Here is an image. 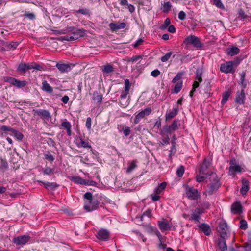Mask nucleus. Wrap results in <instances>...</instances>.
I'll return each instance as SVG.
<instances>
[{"instance_id":"f257e3e1","label":"nucleus","mask_w":251,"mask_h":251,"mask_svg":"<svg viewBox=\"0 0 251 251\" xmlns=\"http://www.w3.org/2000/svg\"><path fill=\"white\" fill-rule=\"evenodd\" d=\"M211 182L207 186L206 192L208 195H212L214 191H216L220 186L221 184L217 175L214 173H211L210 178Z\"/></svg>"},{"instance_id":"f03ea898","label":"nucleus","mask_w":251,"mask_h":251,"mask_svg":"<svg viewBox=\"0 0 251 251\" xmlns=\"http://www.w3.org/2000/svg\"><path fill=\"white\" fill-rule=\"evenodd\" d=\"M85 32L83 29H76L72 32L70 34L66 35L62 37L63 40L70 41L76 40L79 37L83 36Z\"/></svg>"},{"instance_id":"7ed1b4c3","label":"nucleus","mask_w":251,"mask_h":251,"mask_svg":"<svg viewBox=\"0 0 251 251\" xmlns=\"http://www.w3.org/2000/svg\"><path fill=\"white\" fill-rule=\"evenodd\" d=\"M3 80L4 82H8L18 88H23L27 84V82L26 81H20L15 78L8 76L4 77Z\"/></svg>"},{"instance_id":"20e7f679","label":"nucleus","mask_w":251,"mask_h":251,"mask_svg":"<svg viewBox=\"0 0 251 251\" xmlns=\"http://www.w3.org/2000/svg\"><path fill=\"white\" fill-rule=\"evenodd\" d=\"M184 43L186 45H192L198 49L202 47L199 38L193 35L187 37L184 41Z\"/></svg>"},{"instance_id":"39448f33","label":"nucleus","mask_w":251,"mask_h":251,"mask_svg":"<svg viewBox=\"0 0 251 251\" xmlns=\"http://www.w3.org/2000/svg\"><path fill=\"white\" fill-rule=\"evenodd\" d=\"M84 198L88 200L85 202L84 205V208L87 211L90 212L96 209V206L92 203L93 197L91 193L86 192L84 195Z\"/></svg>"},{"instance_id":"423d86ee","label":"nucleus","mask_w":251,"mask_h":251,"mask_svg":"<svg viewBox=\"0 0 251 251\" xmlns=\"http://www.w3.org/2000/svg\"><path fill=\"white\" fill-rule=\"evenodd\" d=\"M30 239V237L27 235H24L15 237L13 239V242L17 246H23L27 243Z\"/></svg>"},{"instance_id":"0eeeda50","label":"nucleus","mask_w":251,"mask_h":251,"mask_svg":"<svg viewBox=\"0 0 251 251\" xmlns=\"http://www.w3.org/2000/svg\"><path fill=\"white\" fill-rule=\"evenodd\" d=\"M234 61H228L226 63L222 64L220 66V70L225 73H233L234 69H233Z\"/></svg>"},{"instance_id":"6e6552de","label":"nucleus","mask_w":251,"mask_h":251,"mask_svg":"<svg viewBox=\"0 0 251 251\" xmlns=\"http://www.w3.org/2000/svg\"><path fill=\"white\" fill-rule=\"evenodd\" d=\"M185 193L186 197L191 200H196L199 196L198 190L192 187H186Z\"/></svg>"},{"instance_id":"1a4fd4ad","label":"nucleus","mask_w":251,"mask_h":251,"mask_svg":"<svg viewBox=\"0 0 251 251\" xmlns=\"http://www.w3.org/2000/svg\"><path fill=\"white\" fill-rule=\"evenodd\" d=\"M34 116L37 115L43 120H49L51 117L50 113L49 111L44 109L33 110Z\"/></svg>"},{"instance_id":"9d476101","label":"nucleus","mask_w":251,"mask_h":251,"mask_svg":"<svg viewBox=\"0 0 251 251\" xmlns=\"http://www.w3.org/2000/svg\"><path fill=\"white\" fill-rule=\"evenodd\" d=\"M151 107H147L144 110H142L136 115L134 120V123L136 124L138 123L141 119L143 118L145 116L149 115L151 113Z\"/></svg>"},{"instance_id":"9b49d317","label":"nucleus","mask_w":251,"mask_h":251,"mask_svg":"<svg viewBox=\"0 0 251 251\" xmlns=\"http://www.w3.org/2000/svg\"><path fill=\"white\" fill-rule=\"evenodd\" d=\"M73 179L75 183L84 185L95 186L96 184V182L94 181L86 180L79 176L74 177Z\"/></svg>"},{"instance_id":"f8f14e48","label":"nucleus","mask_w":251,"mask_h":251,"mask_svg":"<svg viewBox=\"0 0 251 251\" xmlns=\"http://www.w3.org/2000/svg\"><path fill=\"white\" fill-rule=\"evenodd\" d=\"M218 231L220 233L221 237L222 238H225L228 231V226L227 224L224 222L220 223Z\"/></svg>"},{"instance_id":"ddd939ff","label":"nucleus","mask_w":251,"mask_h":251,"mask_svg":"<svg viewBox=\"0 0 251 251\" xmlns=\"http://www.w3.org/2000/svg\"><path fill=\"white\" fill-rule=\"evenodd\" d=\"M109 232L108 230L101 229L97 232V237L98 239L106 241L109 239Z\"/></svg>"},{"instance_id":"4468645a","label":"nucleus","mask_w":251,"mask_h":251,"mask_svg":"<svg viewBox=\"0 0 251 251\" xmlns=\"http://www.w3.org/2000/svg\"><path fill=\"white\" fill-rule=\"evenodd\" d=\"M245 95L243 89H241L240 92H237L235 99V102L240 104H243L245 103Z\"/></svg>"},{"instance_id":"2eb2a0df","label":"nucleus","mask_w":251,"mask_h":251,"mask_svg":"<svg viewBox=\"0 0 251 251\" xmlns=\"http://www.w3.org/2000/svg\"><path fill=\"white\" fill-rule=\"evenodd\" d=\"M130 87V84L129 80L126 79L125 80L124 90L122 92L120 98L123 99V98H126L127 95L129 93Z\"/></svg>"},{"instance_id":"dca6fc26","label":"nucleus","mask_w":251,"mask_h":251,"mask_svg":"<svg viewBox=\"0 0 251 251\" xmlns=\"http://www.w3.org/2000/svg\"><path fill=\"white\" fill-rule=\"evenodd\" d=\"M56 67L62 73L68 72L71 70V65L68 64L57 63Z\"/></svg>"},{"instance_id":"f3484780","label":"nucleus","mask_w":251,"mask_h":251,"mask_svg":"<svg viewBox=\"0 0 251 251\" xmlns=\"http://www.w3.org/2000/svg\"><path fill=\"white\" fill-rule=\"evenodd\" d=\"M158 224L160 229L162 231L169 230L171 227V224L168 221L164 220L162 221H158Z\"/></svg>"},{"instance_id":"a211bd4d","label":"nucleus","mask_w":251,"mask_h":251,"mask_svg":"<svg viewBox=\"0 0 251 251\" xmlns=\"http://www.w3.org/2000/svg\"><path fill=\"white\" fill-rule=\"evenodd\" d=\"M109 26L112 31H116L119 29L125 28L126 26V24L124 22L120 24L111 23L109 24Z\"/></svg>"},{"instance_id":"6ab92c4d","label":"nucleus","mask_w":251,"mask_h":251,"mask_svg":"<svg viewBox=\"0 0 251 251\" xmlns=\"http://www.w3.org/2000/svg\"><path fill=\"white\" fill-rule=\"evenodd\" d=\"M229 171L236 173H239L242 171V168L240 166L236 164L235 160H232L230 161Z\"/></svg>"},{"instance_id":"aec40b11","label":"nucleus","mask_w":251,"mask_h":251,"mask_svg":"<svg viewBox=\"0 0 251 251\" xmlns=\"http://www.w3.org/2000/svg\"><path fill=\"white\" fill-rule=\"evenodd\" d=\"M202 211L200 209L196 208L194 210L192 211L190 220L195 222H199L200 219V215Z\"/></svg>"},{"instance_id":"412c9836","label":"nucleus","mask_w":251,"mask_h":251,"mask_svg":"<svg viewBox=\"0 0 251 251\" xmlns=\"http://www.w3.org/2000/svg\"><path fill=\"white\" fill-rule=\"evenodd\" d=\"M231 210L233 214H240L242 212V206L240 202L234 203L231 207Z\"/></svg>"},{"instance_id":"4be33fe9","label":"nucleus","mask_w":251,"mask_h":251,"mask_svg":"<svg viewBox=\"0 0 251 251\" xmlns=\"http://www.w3.org/2000/svg\"><path fill=\"white\" fill-rule=\"evenodd\" d=\"M210 162L207 159L205 158L203 160L202 165L200 169V174H206V170L209 166Z\"/></svg>"},{"instance_id":"5701e85b","label":"nucleus","mask_w":251,"mask_h":251,"mask_svg":"<svg viewBox=\"0 0 251 251\" xmlns=\"http://www.w3.org/2000/svg\"><path fill=\"white\" fill-rule=\"evenodd\" d=\"M249 181L245 179H242V186L240 189V193L242 195H244L249 190Z\"/></svg>"},{"instance_id":"b1692460","label":"nucleus","mask_w":251,"mask_h":251,"mask_svg":"<svg viewBox=\"0 0 251 251\" xmlns=\"http://www.w3.org/2000/svg\"><path fill=\"white\" fill-rule=\"evenodd\" d=\"M199 228L206 235H209L211 233V230L209 225L205 224H201L199 225Z\"/></svg>"},{"instance_id":"393cba45","label":"nucleus","mask_w":251,"mask_h":251,"mask_svg":"<svg viewBox=\"0 0 251 251\" xmlns=\"http://www.w3.org/2000/svg\"><path fill=\"white\" fill-rule=\"evenodd\" d=\"M239 52V49L236 47H232L231 48H229L226 50L227 54L230 56L236 55L238 54Z\"/></svg>"},{"instance_id":"a878e982","label":"nucleus","mask_w":251,"mask_h":251,"mask_svg":"<svg viewBox=\"0 0 251 251\" xmlns=\"http://www.w3.org/2000/svg\"><path fill=\"white\" fill-rule=\"evenodd\" d=\"M76 143L78 147H82L85 148H91V146L89 145V143L87 141L83 140L81 138L76 139Z\"/></svg>"},{"instance_id":"bb28decb","label":"nucleus","mask_w":251,"mask_h":251,"mask_svg":"<svg viewBox=\"0 0 251 251\" xmlns=\"http://www.w3.org/2000/svg\"><path fill=\"white\" fill-rule=\"evenodd\" d=\"M44 185V187L50 190H54L56 188L58 187V185L55 182H42L40 181Z\"/></svg>"},{"instance_id":"cd10ccee","label":"nucleus","mask_w":251,"mask_h":251,"mask_svg":"<svg viewBox=\"0 0 251 251\" xmlns=\"http://www.w3.org/2000/svg\"><path fill=\"white\" fill-rule=\"evenodd\" d=\"M33 68V67L28 64H26L25 63H21L18 66L17 69L19 72L24 73L26 70H29Z\"/></svg>"},{"instance_id":"c85d7f7f","label":"nucleus","mask_w":251,"mask_h":251,"mask_svg":"<svg viewBox=\"0 0 251 251\" xmlns=\"http://www.w3.org/2000/svg\"><path fill=\"white\" fill-rule=\"evenodd\" d=\"M42 89L47 93H51L53 92V88L51 87L50 84L47 82V81L44 80L42 82Z\"/></svg>"},{"instance_id":"c756f323","label":"nucleus","mask_w":251,"mask_h":251,"mask_svg":"<svg viewBox=\"0 0 251 251\" xmlns=\"http://www.w3.org/2000/svg\"><path fill=\"white\" fill-rule=\"evenodd\" d=\"M102 100V96L99 94L97 91L94 92L93 94V100L98 104H100Z\"/></svg>"},{"instance_id":"7c9ffc66","label":"nucleus","mask_w":251,"mask_h":251,"mask_svg":"<svg viewBox=\"0 0 251 251\" xmlns=\"http://www.w3.org/2000/svg\"><path fill=\"white\" fill-rule=\"evenodd\" d=\"M61 126L63 128L67 130L68 135L71 136L72 126L70 123L67 121H66L62 123Z\"/></svg>"},{"instance_id":"2f4dec72","label":"nucleus","mask_w":251,"mask_h":251,"mask_svg":"<svg viewBox=\"0 0 251 251\" xmlns=\"http://www.w3.org/2000/svg\"><path fill=\"white\" fill-rule=\"evenodd\" d=\"M166 185L167 183L165 182L160 183L159 185L154 189V193L157 195H160L165 189Z\"/></svg>"},{"instance_id":"473e14b6","label":"nucleus","mask_w":251,"mask_h":251,"mask_svg":"<svg viewBox=\"0 0 251 251\" xmlns=\"http://www.w3.org/2000/svg\"><path fill=\"white\" fill-rule=\"evenodd\" d=\"M178 112V108H175L166 114V119H171L176 116Z\"/></svg>"},{"instance_id":"72a5a7b5","label":"nucleus","mask_w":251,"mask_h":251,"mask_svg":"<svg viewBox=\"0 0 251 251\" xmlns=\"http://www.w3.org/2000/svg\"><path fill=\"white\" fill-rule=\"evenodd\" d=\"M240 84H241L242 87V89H243L244 90V89L246 88L247 85V82L245 81V73L244 72H242L240 74Z\"/></svg>"},{"instance_id":"f704fd0d","label":"nucleus","mask_w":251,"mask_h":251,"mask_svg":"<svg viewBox=\"0 0 251 251\" xmlns=\"http://www.w3.org/2000/svg\"><path fill=\"white\" fill-rule=\"evenodd\" d=\"M218 245L221 251H227V245L226 241L225 240V238H222V239L219 240Z\"/></svg>"},{"instance_id":"c9c22d12","label":"nucleus","mask_w":251,"mask_h":251,"mask_svg":"<svg viewBox=\"0 0 251 251\" xmlns=\"http://www.w3.org/2000/svg\"><path fill=\"white\" fill-rule=\"evenodd\" d=\"M18 45L19 43L17 42H6L5 46L9 50H14Z\"/></svg>"},{"instance_id":"e433bc0d","label":"nucleus","mask_w":251,"mask_h":251,"mask_svg":"<svg viewBox=\"0 0 251 251\" xmlns=\"http://www.w3.org/2000/svg\"><path fill=\"white\" fill-rule=\"evenodd\" d=\"M10 135L14 136L18 140H22L24 137V135L21 132L15 129H14V131Z\"/></svg>"},{"instance_id":"4c0bfd02","label":"nucleus","mask_w":251,"mask_h":251,"mask_svg":"<svg viewBox=\"0 0 251 251\" xmlns=\"http://www.w3.org/2000/svg\"><path fill=\"white\" fill-rule=\"evenodd\" d=\"M230 92L228 90L226 91L224 93H223L221 101V104L222 105L225 104L226 102L230 95Z\"/></svg>"},{"instance_id":"58836bf2","label":"nucleus","mask_w":251,"mask_h":251,"mask_svg":"<svg viewBox=\"0 0 251 251\" xmlns=\"http://www.w3.org/2000/svg\"><path fill=\"white\" fill-rule=\"evenodd\" d=\"M0 130L3 132L2 133V134L3 135L7 134V132H10L11 133H12L13 131H14V128H12L9 126H6L3 125L0 128Z\"/></svg>"},{"instance_id":"ea45409f","label":"nucleus","mask_w":251,"mask_h":251,"mask_svg":"<svg viewBox=\"0 0 251 251\" xmlns=\"http://www.w3.org/2000/svg\"><path fill=\"white\" fill-rule=\"evenodd\" d=\"M162 5V10L164 12H168L172 7L171 3L169 1L164 2Z\"/></svg>"},{"instance_id":"a19ab883","label":"nucleus","mask_w":251,"mask_h":251,"mask_svg":"<svg viewBox=\"0 0 251 251\" xmlns=\"http://www.w3.org/2000/svg\"><path fill=\"white\" fill-rule=\"evenodd\" d=\"M8 166V163L6 160L2 158L0 159V170L5 171Z\"/></svg>"},{"instance_id":"79ce46f5","label":"nucleus","mask_w":251,"mask_h":251,"mask_svg":"<svg viewBox=\"0 0 251 251\" xmlns=\"http://www.w3.org/2000/svg\"><path fill=\"white\" fill-rule=\"evenodd\" d=\"M206 174H200V171H199V175H197L196 177L197 181L198 182H203L206 177Z\"/></svg>"},{"instance_id":"37998d69","label":"nucleus","mask_w":251,"mask_h":251,"mask_svg":"<svg viewBox=\"0 0 251 251\" xmlns=\"http://www.w3.org/2000/svg\"><path fill=\"white\" fill-rule=\"evenodd\" d=\"M119 103L122 107L125 108L128 105L129 102L127 98H123V99L120 98Z\"/></svg>"},{"instance_id":"c03bdc74","label":"nucleus","mask_w":251,"mask_h":251,"mask_svg":"<svg viewBox=\"0 0 251 251\" xmlns=\"http://www.w3.org/2000/svg\"><path fill=\"white\" fill-rule=\"evenodd\" d=\"M176 84L174 89V92L175 93H178L179 92L182 87V81H179L176 83Z\"/></svg>"},{"instance_id":"a18cd8bd","label":"nucleus","mask_w":251,"mask_h":251,"mask_svg":"<svg viewBox=\"0 0 251 251\" xmlns=\"http://www.w3.org/2000/svg\"><path fill=\"white\" fill-rule=\"evenodd\" d=\"M183 75V72L178 73L173 78L172 80V83H176L179 81H182L181 78Z\"/></svg>"},{"instance_id":"49530a36","label":"nucleus","mask_w":251,"mask_h":251,"mask_svg":"<svg viewBox=\"0 0 251 251\" xmlns=\"http://www.w3.org/2000/svg\"><path fill=\"white\" fill-rule=\"evenodd\" d=\"M178 128V121L176 120H174L170 126L169 127V130L170 131L171 130H175Z\"/></svg>"},{"instance_id":"de8ad7c7","label":"nucleus","mask_w":251,"mask_h":251,"mask_svg":"<svg viewBox=\"0 0 251 251\" xmlns=\"http://www.w3.org/2000/svg\"><path fill=\"white\" fill-rule=\"evenodd\" d=\"M103 72L109 74L114 71L113 67L110 65H105L102 69Z\"/></svg>"},{"instance_id":"09e8293b","label":"nucleus","mask_w":251,"mask_h":251,"mask_svg":"<svg viewBox=\"0 0 251 251\" xmlns=\"http://www.w3.org/2000/svg\"><path fill=\"white\" fill-rule=\"evenodd\" d=\"M214 0L213 4L215 6H216L218 8L221 9H224L225 8V7L221 0Z\"/></svg>"},{"instance_id":"8fccbe9b","label":"nucleus","mask_w":251,"mask_h":251,"mask_svg":"<svg viewBox=\"0 0 251 251\" xmlns=\"http://www.w3.org/2000/svg\"><path fill=\"white\" fill-rule=\"evenodd\" d=\"M184 172V168L183 166H180L176 171V174L178 177H181Z\"/></svg>"},{"instance_id":"3c124183","label":"nucleus","mask_w":251,"mask_h":251,"mask_svg":"<svg viewBox=\"0 0 251 251\" xmlns=\"http://www.w3.org/2000/svg\"><path fill=\"white\" fill-rule=\"evenodd\" d=\"M151 215H152L151 210V209H148L143 213V214L141 217V220H143V219L144 217H145V216H147L149 218H150L151 216Z\"/></svg>"},{"instance_id":"603ef678","label":"nucleus","mask_w":251,"mask_h":251,"mask_svg":"<svg viewBox=\"0 0 251 251\" xmlns=\"http://www.w3.org/2000/svg\"><path fill=\"white\" fill-rule=\"evenodd\" d=\"M171 21L169 18H166L163 24L161 25V28L162 29H166L168 26H170Z\"/></svg>"},{"instance_id":"864d4df0","label":"nucleus","mask_w":251,"mask_h":251,"mask_svg":"<svg viewBox=\"0 0 251 251\" xmlns=\"http://www.w3.org/2000/svg\"><path fill=\"white\" fill-rule=\"evenodd\" d=\"M201 74L202 72L201 70L198 69L196 72V79L199 81V82L202 81V78H201Z\"/></svg>"},{"instance_id":"5fc2aeb1","label":"nucleus","mask_w":251,"mask_h":251,"mask_svg":"<svg viewBox=\"0 0 251 251\" xmlns=\"http://www.w3.org/2000/svg\"><path fill=\"white\" fill-rule=\"evenodd\" d=\"M247 223L244 220H242L240 222V227L242 229L245 230L247 228Z\"/></svg>"},{"instance_id":"6e6d98bb","label":"nucleus","mask_w":251,"mask_h":251,"mask_svg":"<svg viewBox=\"0 0 251 251\" xmlns=\"http://www.w3.org/2000/svg\"><path fill=\"white\" fill-rule=\"evenodd\" d=\"M76 13H80L83 15H90V11L88 9L85 8V9H80L76 11Z\"/></svg>"},{"instance_id":"4d7b16f0","label":"nucleus","mask_w":251,"mask_h":251,"mask_svg":"<svg viewBox=\"0 0 251 251\" xmlns=\"http://www.w3.org/2000/svg\"><path fill=\"white\" fill-rule=\"evenodd\" d=\"M172 52H171L167 53L165 55L161 58V60L163 62H166L170 58Z\"/></svg>"},{"instance_id":"13d9d810","label":"nucleus","mask_w":251,"mask_h":251,"mask_svg":"<svg viewBox=\"0 0 251 251\" xmlns=\"http://www.w3.org/2000/svg\"><path fill=\"white\" fill-rule=\"evenodd\" d=\"M136 167V165L135 164V162L134 161H132L131 162L127 169V172H130L132 171L134 169H135Z\"/></svg>"},{"instance_id":"bf43d9fd","label":"nucleus","mask_w":251,"mask_h":251,"mask_svg":"<svg viewBox=\"0 0 251 251\" xmlns=\"http://www.w3.org/2000/svg\"><path fill=\"white\" fill-rule=\"evenodd\" d=\"M151 198L152 201H158L160 198L159 195H157V194L155 193L154 192V193L152 194L151 195Z\"/></svg>"},{"instance_id":"052dcab7","label":"nucleus","mask_w":251,"mask_h":251,"mask_svg":"<svg viewBox=\"0 0 251 251\" xmlns=\"http://www.w3.org/2000/svg\"><path fill=\"white\" fill-rule=\"evenodd\" d=\"M160 74V72L158 69H155L151 73V75L154 77H157Z\"/></svg>"},{"instance_id":"680f3d73","label":"nucleus","mask_w":251,"mask_h":251,"mask_svg":"<svg viewBox=\"0 0 251 251\" xmlns=\"http://www.w3.org/2000/svg\"><path fill=\"white\" fill-rule=\"evenodd\" d=\"M122 130H123L124 134L126 136H127L129 135L130 133V129L129 127H126L124 128L123 127Z\"/></svg>"},{"instance_id":"e2e57ef3","label":"nucleus","mask_w":251,"mask_h":251,"mask_svg":"<svg viewBox=\"0 0 251 251\" xmlns=\"http://www.w3.org/2000/svg\"><path fill=\"white\" fill-rule=\"evenodd\" d=\"M86 126L88 129H90L91 128V119L90 117L86 119Z\"/></svg>"},{"instance_id":"0e129e2a","label":"nucleus","mask_w":251,"mask_h":251,"mask_svg":"<svg viewBox=\"0 0 251 251\" xmlns=\"http://www.w3.org/2000/svg\"><path fill=\"white\" fill-rule=\"evenodd\" d=\"M144 40L143 39L140 38V39H139L133 45V47L134 48H137L139 45H141L143 42Z\"/></svg>"},{"instance_id":"69168bd1","label":"nucleus","mask_w":251,"mask_h":251,"mask_svg":"<svg viewBox=\"0 0 251 251\" xmlns=\"http://www.w3.org/2000/svg\"><path fill=\"white\" fill-rule=\"evenodd\" d=\"M185 18H186L185 13L183 11H181L180 12H179V13L178 14V18L180 20H183L185 19Z\"/></svg>"},{"instance_id":"338daca9","label":"nucleus","mask_w":251,"mask_h":251,"mask_svg":"<svg viewBox=\"0 0 251 251\" xmlns=\"http://www.w3.org/2000/svg\"><path fill=\"white\" fill-rule=\"evenodd\" d=\"M53 172V170L50 168H47L44 171V174L50 175Z\"/></svg>"},{"instance_id":"774afa93","label":"nucleus","mask_w":251,"mask_h":251,"mask_svg":"<svg viewBox=\"0 0 251 251\" xmlns=\"http://www.w3.org/2000/svg\"><path fill=\"white\" fill-rule=\"evenodd\" d=\"M25 16L31 20H33L35 18V16L33 13L29 12L25 13Z\"/></svg>"}]
</instances>
